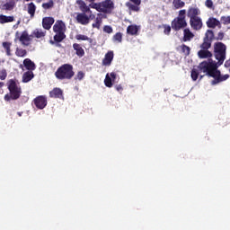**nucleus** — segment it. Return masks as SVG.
<instances>
[{"label":"nucleus","mask_w":230,"mask_h":230,"mask_svg":"<svg viewBox=\"0 0 230 230\" xmlns=\"http://www.w3.org/2000/svg\"><path fill=\"white\" fill-rule=\"evenodd\" d=\"M76 3L82 13H93V11H91V7H89L87 4L84 2V0H77Z\"/></svg>","instance_id":"obj_12"},{"label":"nucleus","mask_w":230,"mask_h":230,"mask_svg":"<svg viewBox=\"0 0 230 230\" xmlns=\"http://www.w3.org/2000/svg\"><path fill=\"white\" fill-rule=\"evenodd\" d=\"M104 84L106 87H112V79L111 76H109V74L106 75V77L104 79Z\"/></svg>","instance_id":"obj_36"},{"label":"nucleus","mask_w":230,"mask_h":230,"mask_svg":"<svg viewBox=\"0 0 230 230\" xmlns=\"http://www.w3.org/2000/svg\"><path fill=\"white\" fill-rule=\"evenodd\" d=\"M90 8H93V10H96L101 13H106L108 15H111V13L114 12L115 5H114V1L104 0L100 3H93L90 4Z\"/></svg>","instance_id":"obj_5"},{"label":"nucleus","mask_w":230,"mask_h":230,"mask_svg":"<svg viewBox=\"0 0 230 230\" xmlns=\"http://www.w3.org/2000/svg\"><path fill=\"white\" fill-rule=\"evenodd\" d=\"M19 24H21V21H18L16 25L19 26Z\"/></svg>","instance_id":"obj_49"},{"label":"nucleus","mask_w":230,"mask_h":230,"mask_svg":"<svg viewBox=\"0 0 230 230\" xmlns=\"http://www.w3.org/2000/svg\"><path fill=\"white\" fill-rule=\"evenodd\" d=\"M111 79L112 80V82H114L116 80V73L111 72L110 74Z\"/></svg>","instance_id":"obj_46"},{"label":"nucleus","mask_w":230,"mask_h":230,"mask_svg":"<svg viewBox=\"0 0 230 230\" xmlns=\"http://www.w3.org/2000/svg\"><path fill=\"white\" fill-rule=\"evenodd\" d=\"M37 10V6L35 5V4H33V2L28 4V13L31 15V17H35V12Z\"/></svg>","instance_id":"obj_26"},{"label":"nucleus","mask_w":230,"mask_h":230,"mask_svg":"<svg viewBox=\"0 0 230 230\" xmlns=\"http://www.w3.org/2000/svg\"><path fill=\"white\" fill-rule=\"evenodd\" d=\"M213 40H215V32L208 30L203 38V42L199 45L200 50L198 51L199 58H211L213 57V53L209 51Z\"/></svg>","instance_id":"obj_2"},{"label":"nucleus","mask_w":230,"mask_h":230,"mask_svg":"<svg viewBox=\"0 0 230 230\" xmlns=\"http://www.w3.org/2000/svg\"><path fill=\"white\" fill-rule=\"evenodd\" d=\"M180 49H181V52L184 53L186 57L190 56V53L191 51V49L186 44H182L181 46H180Z\"/></svg>","instance_id":"obj_31"},{"label":"nucleus","mask_w":230,"mask_h":230,"mask_svg":"<svg viewBox=\"0 0 230 230\" xmlns=\"http://www.w3.org/2000/svg\"><path fill=\"white\" fill-rule=\"evenodd\" d=\"M37 3H42V0H36Z\"/></svg>","instance_id":"obj_50"},{"label":"nucleus","mask_w":230,"mask_h":230,"mask_svg":"<svg viewBox=\"0 0 230 230\" xmlns=\"http://www.w3.org/2000/svg\"><path fill=\"white\" fill-rule=\"evenodd\" d=\"M73 49L75 51V55L79 57V58H82L85 55V50H84V48H82V45L78 43L73 44Z\"/></svg>","instance_id":"obj_18"},{"label":"nucleus","mask_w":230,"mask_h":230,"mask_svg":"<svg viewBox=\"0 0 230 230\" xmlns=\"http://www.w3.org/2000/svg\"><path fill=\"white\" fill-rule=\"evenodd\" d=\"M199 13H200V10H199V8L190 7L188 9L187 16L189 17L190 20L197 19Z\"/></svg>","instance_id":"obj_16"},{"label":"nucleus","mask_w":230,"mask_h":230,"mask_svg":"<svg viewBox=\"0 0 230 230\" xmlns=\"http://www.w3.org/2000/svg\"><path fill=\"white\" fill-rule=\"evenodd\" d=\"M66 23L62 20H58L53 25V31L56 33L54 36L55 42H62L66 39Z\"/></svg>","instance_id":"obj_7"},{"label":"nucleus","mask_w":230,"mask_h":230,"mask_svg":"<svg viewBox=\"0 0 230 230\" xmlns=\"http://www.w3.org/2000/svg\"><path fill=\"white\" fill-rule=\"evenodd\" d=\"M13 8H15V1L14 0H9L7 3H5L2 5V10L12 11Z\"/></svg>","instance_id":"obj_24"},{"label":"nucleus","mask_w":230,"mask_h":230,"mask_svg":"<svg viewBox=\"0 0 230 230\" xmlns=\"http://www.w3.org/2000/svg\"><path fill=\"white\" fill-rule=\"evenodd\" d=\"M163 28H164V35H170V33H171V31H172V26L164 24V25H163Z\"/></svg>","instance_id":"obj_40"},{"label":"nucleus","mask_w":230,"mask_h":230,"mask_svg":"<svg viewBox=\"0 0 230 230\" xmlns=\"http://www.w3.org/2000/svg\"><path fill=\"white\" fill-rule=\"evenodd\" d=\"M83 78H85V73H84L83 71H78L75 77V80L82 81Z\"/></svg>","instance_id":"obj_41"},{"label":"nucleus","mask_w":230,"mask_h":230,"mask_svg":"<svg viewBox=\"0 0 230 230\" xmlns=\"http://www.w3.org/2000/svg\"><path fill=\"white\" fill-rule=\"evenodd\" d=\"M208 28H213L215 29L216 26H218V28H221L220 21H218L217 18H209L207 22Z\"/></svg>","instance_id":"obj_20"},{"label":"nucleus","mask_w":230,"mask_h":230,"mask_svg":"<svg viewBox=\"0 0 230 230\" xmlns=\"http://www.w3.org/2000/svg\"><path fill=\"white\" fill-rule=\"evenodd\" d=\"M89 1V3H93L94 0H88Z\"/></svg>","instance_id":"obj_52"},{"label":"nucleus","mask_w":230,"mask_h":230,"mask_svg":"<svg viewBox=\"0 0 230 230\" xmlns=\"http://www.w3.org/2000/svg\"><path fill=\"white\" fill-rule=\"evenodd\" d=\"M55 4L53 3V0H49L48 3L42 4V8L44 10H49L50 8H53Z\"/></svg>","instance_id":"obj_32"},{"label":"nucleus","mask_w":230,"mask_h":230,"mask_svg":"<svg viewBox=\"0 0 230 230\" xmlns=\"http://www.w3.org/2000/svg\"><path fill=\"white\" fill-rule=\"evenodd\" d=\"M3 85H4V83L0 82V87H3Z\"/></svg>","instance_id":"obj_48"},{"label":"nucleus","mask_w":230,"mask_h":230,"mask_svg":"<svg viewBox=\"0 0 230 230\" xmlns=\"http://www.w3.org/2000/svg\"><path fill=\"white\" fill-rule=\"evenodd\" d=\"M131 1V3H133L134 4H137V6H139V4H141V0H129Z\"/></svg>","instance_id":"obj_45"},{"label":"nucleus","mask_w":230,"mask_h":230,"mask_svg":"<svg viewBox=\"0 0 230 230\" xmlns=\"http://www.w3.org/2000/svg\"><path fill=\"white\" fill-rule=\"evenodd\" d=\"M103 31L105 32V33H112V27L111 26V25H105L104 27H103Z\"/></svg>","instance_id":"obj_44"},{"label":"nucleus","mask_w":230,"mask_h":230,"mask_svg":"<svg viewBox=\"0 0 230 230\" xmlns=\"http://www.w3.org/2000/svg\"><path fill=\"white\" fill-rule=\"evenodd\" d=\"M6 76H8V73H6V69L0 70V80H6Z\"/></svg>","instance_id":"obj_42"},{"label":"nucleus","mask_w":230,"mask_h":230,"mask_svg":"<svg viewBox=\"0 0 230 230\" xmlns=\"http://www.w3.org/2000/svg\"><path fill=\"white\" fill-rule=\"evenodd\" d=\"M186 5V3L182 2V0H173L172 1V6L174 10H179L181 8H184Z\"/></svg>","instance_id":"obj_27"},{"label":"nucleus","mask_w":230,"mask_h":230,"mask_svg":"<svg viewBox=\"0 0 230 230\" xmlns=\"http://www.w3.org/2000/svg\"><path fill=\"white\" fill-rule=\"evenodd\" d=\"M35 78V75L31 71L24 72L22 77V84H28V82H31Z\"/></svg>","instance_id":"obj_19"},{"label":"nucleus","mask_w":230,"mask_h":230,"mask_svg":"<svg viewBox=\"0 0 230 230\" xmlns=\"http://www.w3.org/2000/svg\"><path fill=\"white\" fill-rule=\"evenodd\" d=\"M112 60H114V51L110 50L105 54L104 58L102 59V66H111Z\"/></svg>","instance_id":"obj_11"},{"label":"nucleus","mask_w":230,"mask_h":230,"mask_svg":"<svg viewBox=\"0 0 230 230\" xmlns=\"http://www.w3.org/2000/svg\"><path fill=\"white\" fill-rule=\"evenodd\" d=\"M2 46L5 51L7 57H12V43L9 41H4Z\"/></svg>","instance_id":"obj_22"},{"label":"nucleus","mask_w":230,"mask_h":230,"mask_svg":"<svg viewBox=\"0 0 230 230\" xmlns=\"http://www.w3.org/2000/svg\"><path fill=\"white\" fill-rule=\"evenodd\" d=\"M18 116H20V117H21V116H22V113H21V112H18Z\"/></svg>","instance_id":"obj_51"},{"label":"nucleus","mask_w":230,"mask_h":230,"mask_svg":"<svg viewBox=\"0 0 230 230\" xmlns=\"http://www.w3.org/2000/svg\"><path fill=\"white\" fill-rule=\"evenodd\" d=\"M139 31V26L137 25H128L127 28L128 35H137Z\"/></svg>","instance_id":"obj_23"},{"label":"nucleus","mask_w":230,"mask_h":230,"mask_svg":"<svg viewBox=\"0 0 230 230\" xmlns=\"http://www.w3.org/2000/svg\"><path fill=\"white\" fill-rule=\"evenodd\" d=\"M50 44H55V42L54 41H50Z\"/></svg>","instance_id":"obj_53"},{"label":"nucleus","mask_w":230,"mask_h":230,"mask_svg":"<svg viewBox=\"0 0 230 230\" xmlns=\"http://www.w3.org/2000/svg\"><path fill=\"white\" fill-rule=\"evenodd\" d=\"M127 6H128V9L131 10L132 12H139V5L136 4H127Z\"/></svg>","instance_id":"obj_35"},{"label":"nucleus","mask_w":230,"mask_h":230,"mask_svg":"<svg viewBox=\"0 0 230 230\" xmlns=\"http://www.w3.org/2000/svg\"><path fill=\"white\" fill-rule=\"evenodd\" d=\"M19 40L20 42H22L23 46H29L30 42H31V38H30V35H28V32L24 31L22 32V35L20 36Z\"/></svg>","instance_id":"obj_15"},{"label":"nucleus","mask_w":230,"mask_h":230,"mask_svg":"<svg viewBox=\"0 0 230 230\" xmlns=\"http://www.w3.org/2000/svg\"><path fill=\"white\" fill-rule=\"evenodd\" d=\"M115 87H116V91H118L119 93L123 91V86H121V84L116 85Z\"/></svg>","instance_id":"obj_47"},{"label":"nucleus","mask_w":230,"mask_h":230,"mask_svg":"<svg viewBox=\"0 0 230 230\" xmlns=\"http://www.w3.org/2000/svg\"><path fill=\"white\" fill-rule=\"evenodd\" d=\"M13 21H15L13 16H6L4 14L0 15V24H6V22H13Z\"/></svg>","instance_id":"obj_25"},{"label":"nucleus","mask_w":230,"mask_h":230,"mask_svg":"<svg viewBox=\"0 0 230 230\" xmlns=\"http://www.w3.org/2000/svg\"><path fill=\"white\" fill-rule=\"evenodd\" d=\"M102 18H96L95 22L93 23V28H97V30H100V26H102Z\"/></svg>","instance_id":"obj_37"},{"label":"nucleus","mask_w":230,"mask_h":230,"mask_svg":"<svg viewBox=\"0 0 230 230\" xmlns=\"http://www.w3.org/2000/svg\"><path fill=\"white\" fill-rule=\"evenodd\" d=\"M205 6L209 10H215V5L213 4V0H206Z\"/></svg>","instance_id":"obj_38"},{"label":"nucleus","mask_w":230,"mask_h":230,"mask_svg":"<svg viewBox=\"0 0 230 230\" xmlns=\"http://www.w3.org/2000/svg\"><path fill=\"white\" fill-rule=\"evenodd\" d=\"M220 22L225 25L230 24V16H221Z\"/></svg>","instance_id":"obj_39"},{"label":"nucleus","mask_w":230,"mask_h":230,"mask_svg":"<svg viewBox=\"0 0 230 230\" xmlns=\"http://www.w3.org/2000/svg\"><path fill=\"white\" fill-rule=\"evenodd\" d=\"M195 37V34L190 31V29H184L183 31V42H188Z\"/></svg>","instance_id":"obj_21"},{"label":"nucleus","mask_w":230,"mask_h":230,"mask_svg":"<svg viewBox=\"0 0 230 230\" xmlns=\"http://www.w3.org/2000/svg\"><path fill=\"white\" fill-rule=\"evenodd\" d=\"M94 14L89 13H77L75 16V21L78 24L83 26H87L93 19H94Z\"/></svg>","instance_id":"obj_8"},{"label":"nucleus","mask_w":230,"mask_h":230,"mask_svg":"<svg viewBox=\"0 0 230 230\" xmlns=\"http://www.w3.org/2000/svg\"><path fill=\"white\" fill-rule=\"evenodd\" d=\"M224 37H225L224 32L220 31L217 33V36L216 38L214 36V40H224Z\"/></svg>","instance_id":"obj_43"},{"label":"nucleus","mask_w":230,"mask_h":230,"mask_svg":"<svg viewBox=\"0 0 230 230\" xmlns=\"http://www.w3.org/2000/svg\"><path fill=\"white\" fill-rule=\"evenodd\" d=\"M122 40H123V34H121V32H117L113 36V42H122Z\"/></svg>","instance_id":"obj_33"},{"label":"nucleus","mask_w":230,"mask_h":230,"mask_svg":"<svg viewBox=\"0 0 230 230\" xmlns=\"http://www.w3.org/2000/svg\"><path fill=\"white\" fill-rule=\"evenodd\" d=\"M55 24V18L45 17L42 19V26L44 30H51V27Z\"/></svg>","instance_id":"obj_13"},{"label":"nucleus","mask_w":230,"mask_h":230,"mask_svg":"<svg viewBox=\"0 0 230 230\" xmlns=\"http://www.w3.org/2000/svg\"><path fill=\"white\" fill-rule=\"evenodd\" d=\"M226 55L227 46L223 42H216L214 44V57L217 62L211 59L209 62L204 61L199 65L200 70L206 73L207 76L214 78V80L211 81V85H217L221 84V82L228 80L229 75L226 74L222 75V72L218 70V67L226 61Z\"/></svg>","instance_id":"obj_1"},{"label":"nucleus","mask_w":230,"mask_h":230,"mask_svg":"<svg viewBox=\"0 0 230 230\" xmlns=\"http://www.w3.org/2000/svg\"><path fill=\"white\" fill-rule=\"evenodd\" d=\"M49 98H58L59 100L64 98V91L60 88H54L52 91L49 92Z\"/></svg>","instance_id":"obj_14"},{"label":"nucleus","mask_w":230,"mask_h":230,"mask_svg":"<svg viewBox=\"0 0 230 230\" xmlns=\"http://www.w3.org/2000/svg\"><path fill=\"white\" fill-rule=\"evenodd\" d=\"M187 26L188 22H186V9L180 10L178 16L172 21L171 28L174 31H181V30H184V28Z\"/></svg>","instance_id":"obj_6"},{"label":"nucleus","mask_w":230,"mask_h":230,"mask_svg":"<svg viewBox=\"0 0 230 230\" xmlns=\"http://www.w3.org/2000/svg\"><path fill=\"white\" fill-rule=\"evenodd\" d=\"M15 55H16V57L24 58V57H26V55H28V51L24 49L16 48Z\"/></svg>","instance_id":"obj_29"},{"label":"nucleus","mask_w":230,"mask_h":230,"mask_svg":"<svg viewBox=\"0 0 230 230\" xmlns=\"http://www.w3.org/2000/svg\"><path fill=\"white\" fill-rule=\"evenodd\" d=\"M190 24L192 30H195V31L202 30V19H200V17L192 18L191 20H190Z\"/></svg>","instance_id":"obj_10"},{"label":"nucleus","mask_w":230,"mask_h":230,"mask_svg":"<svg viewBox=\"0 0 230 230\" xmlns=\"http://www.w3.org/2000/svg\"><path fill=\"white\" fill-rule=\"evenodd\" d=\"M199 70H197L195 68H193L191 70L190 76H191L193 82H197V80L199 79Z\"/></svg>","instance_id":"obj_34"},{"label":"nucleus","mask_w":230,"mask_h":230,"mask_svg":"<svg viewBox=\"0 0 230 230\" xmlns=\"http://www.w3.org/2000/svg\"><path fill=\"white\" fill-rule=\"evenodd\" d=\"M58 80H72L75 76V69L71 64L61 65L55 72Z\"/></svg>","instance_id":"obj_4"},{"label":"nucleus","mask_w":230,"mask_h":230,"mask_svg":"<svg viewBox=\"0 0 230 230\" xmlns=\"http://www.w3.org/2000/svg\"><path fill=\"white\" fill-rule=\"evenodd\" d=\"M15 1V3H17V2H19V1H21V0H14Z\"/></svg>","instance_id":"obj_54"},{"label":"nucleus","mask_w":230,"mask_h":230,"mask_svg":"<svg viewBox=\"0 0 230 230\" xmlns=\"http://www.w3.org/2000/svg\"><path fill=\"white\" fill-rule=\"evenodd\" d=\"M75 39H76V40H87L90 44H93V39H91L84 34L75 35Z\"/></svg>","instance_id":"obj_30"},{"label":"nucleus","mask_w":230,"mask_h":230,"mask_svg":"<svg viewBox=\"0 0 230 230\" xmlns=\"http://www.w3.org/2000/svg\"><path fill=\"white\" fill-rule=\"evenodd\" d=\"M25 1H27V2H28V1H30V0H25Z\"/></svg>","instance_id":"obj_55"},{"label":"nucleus","mask_w":230,"mask_h":230,"mask_svg":"<svg viewBox=\"0 0 230 230\" xmlns=\"http://www.w3.org/2000/svg\"><path fill=\"white\" fill-rule=\"evenodd\" d=\"M7 89L10 93L4 95L5 102H11V100H19L21 98L22 90L15 79H10L7 82Z\"/></svg>","instance_id":"obj_3"},{"label":"nucleus","mask_w":230,"mask_h":230,"mask_svg":"<svg viewBox=\"0 0 230 230\" xmlns=\"http://www.w3.org/2000/svg\"><path fill=\"white\" fill-rule=\"evenodd\" d=\"M32 33L36 39H42V37H46V31H42V29H36Z\"/></svg>","instance_id":"obj_28"},{"label":"nucleus","mask_w":230,"mask_h":230,"mask_svg":"<svg viewBox=\"0 0 230 230\" xmlns=\"http://www.w3.org/2000/svg\"><path fill=\"white\" fill-rule=\"evenodd\" d=\"M23 66H24L25 69H27V71L33 72V71H35V69H37V66L30 58H25L23 60Z\"/></svg>","instance_id":"obj_17"},{"label":"nucleus","mask_w":230,"mask_h":230,"mask_svg":"<svg viewBox=\"0 0 230 230\" xmlns=\"http://www.w3.org/2000/svg\"><path fill=\"white\" fill-rule=\"evenodd\" d=\"M33 103L36 109L42 111V109H46L48 106V97L46 95H39L33 100Z\"/></svg>","instance_id":"obj_9"}]
</instances>
